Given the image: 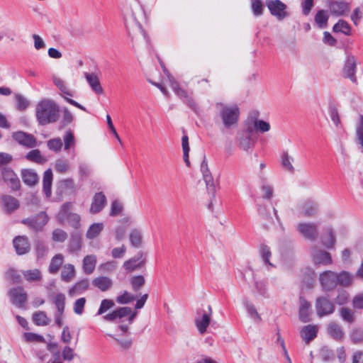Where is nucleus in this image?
Wrapping results in <instances>:
<instances>
[{"instance_id":"42","label":"nucleus","mask_w":363,"mask_h":363,"mask_svg":"<svg viewBox=\"0 0 363 363\" xmlns=\"http://www.w3.org/2000/svg\"><path fill=\"white\" fill-rule=\"evenodd\" d=\"M333 30L335 33H342L345 35H350L351 28L345 21L341 19L334 25Z\"/></svg>"},{"instance_id":"48","label":"nucleus","mask_w":363,"mask_h":363,"mask_svg":"<svg viewBox=\"0 0 363 363\" xmlns=\"http://www.w3.org/2000/svg\"><path fill=\"white\" fill-rule=\"evenodd\" d=\"M356 136L357 143L361 145L363 152V116L361 115L358 119L356 127Z\"/></svg>"},{"instance_id":"25","label":"nucleus","mask_w":363,"mask_h":363,"mask_svg":"<svg viewBox=\"0 0 363 363\" xmlns=\"http://www.w3.org/2000/svg\"><path fill=\"white\" fill-rule=\"evenodd\" d=\"M317 205L311 201H307L299 206V214L306 217H310L317 213Z\"/></svg>"},{"instance_id":"4","label":"nucleus","mask_w":363,"mask_h":363,"mask_svg":"<svg viewBox=\"0 0 363 363\" xmlns=\"http://www.w3.org/2000/svg\"><path fill=\"white\" fill-rule=\"evenodd\" d=\"M161 67L162 68L163 72L166 75L168 82L169 83V86L174 91V92L177 94L178 97H179L184 103H186L193 110H196L197 108L196 103L194 101L191 96L184 89L180 87L179 83L174 79V77L170 74L169 71L162 64L160 63Z\"/></svg>"},{"instance_id":"33","label":"nucleus","mask_w":363,"mask_h":363,"mask_svg":"<svg viewBox=\"0 0 363 363\" xmlns=\"http://www.w3.org/2000/svg\"><path fill=\"white\" fill-rule=\"evenodd\" d=\"M52 82L53 84L59 89V90L63 94V97L65 96H72L73 92L67 87L65 82L62 79L57 76H52Z\"/></svg>"},{"instance_id":"40","label":"nucleus","mask_w":363,"mask_h":363,"mask_svg":"<svg viewBox=\"0 0 363 363\" xmlns=\"http://www.w3.org/2000/svg\"><path fill=\"white\" fill-rule=\"evenodd\" d=\"M130 242L133 247H139L142 243V233L138 229H133L129 235Z\"/></svg>"},{"instance_id":"37","label":"nucleus","mask_w":363,"mask_h":363,"mask_svg":"<svg viewBox=\"0 0 363 363\" xmlns=\"http://www.w3.org/2000/svg\"><path fill=\"white\" fill-rule=\"evenodd\" d=\"M294 162V157L290 156L286 151H284L281 155V163L284 169L288 172L293 173L294 172V167L292 164Z\"/></svg>"},{"instance_id":"20","label":"nucleus","mask_w":363,"mask_h":363,"mask_svg":"<svg viewBox=\"0 0 363 363\" xmlns=\"http://www.w3.org/2000/svg\"><path fill=\"white\" fill-rule=\"evenodd\" d=\"M84 77L94 93L99 95L104 94L103 87L101 85L98 76L95 73L85 72Z\"/></svg>"},{"instance_id":"17","label":"nucleus","mask_w":363,"mask_h":363,"mask_svg":"<svg viewBox=\"0 0 363 363\" xmlns=\"http://www.w3.org/2000/svg\"><path fill=\"white\" fill-rule=\"evenodd\" d=\"M106 204V198L104 193H96L92 198L89 211L92 214L98 213L102 211Z\"/></svg>"},{"instance_id":"62","label":"nucleus","mask_w":363,"mask_h":363,"mask_svg":"<svg viewBox=\"0 0 363 363\" xmlns=\"http://www.w3.org/2000/svg\"><path fill=\"white\" fill-rule=\"evenodd\" d=\"M86 303L85 298H79L74 303L73 310L77 315H82L84 312V308Z\"/></svg>"},{"instance_id":"19","label":"nucleus","mask_w":363,"mask_h":363,"mask_svg":"<svg viewBox=\"0 0 363 363\" xmlns=\"http://www.w3.org/2000/svg\"><path fill=\"white\" fill-rule=\"evenodd\" d=\"M11 301L19 308L23 306L27 300V294L21 287H17L9 291Z\"/></svg>"},{"instance_id":"52","label":"nucleus","mask_w":363,"mask_h":363,"mask_svg":"<svg viewBox=\"0 0 363 363\" xmlns=\"http://www.w3.org/2000/svg\"><path fill=\"white\" fill-rule=\"evenodd\" d=\"M253 125L254 128L257 132L265 133L270 130L269 123L262 120H255Z\"/></svg>"},{"instance_id":"39","label":"nucleus","mask_w":363,"mask_h":363,"mask_svg":"<svg viewBox=\"0 0 363 363\" xmlns=\"http://www.w3.org/2000/svg\"><path fill=\"white\" fill-rule=\"evenodd\" d=\"M328 14L327 11L320 10L317 12L315 16V21L319 28H323L327 26L328 21Z\"/></svg>"},{"instance_id":"2","label":"nucleus","mask_w":363,"mask_h":363,"mask_svg":"<svg viewBox=\"0 0 363 363\" xmlns=\"http://www.w3.org/2000/svg\"><path fill=\"white\" fill-rule=\"evenodd\" d=\"M137 315V312L133 311L130 307H120L103 316L106 321H118L119 328L124 333L128 330V325L132 324Z\"/></svg>"},{"instance_id":"6","label":"nucleus","mask_w":363,"mask_h":363,"mask_svg":"<svg viewBox=\"0 0 363 363\" xmlns=\"http://www.w3.org/2000/svg\"><path fill=\"white\" fill-rule=\"evenodd\" d=\"M143 13H144L143 9L142 7L139 6H136L135 7L130 6L129 8H127L124 13V22L127 28L133 26L138 27L139 29L141 30L143 35L147 41L148 36L147 33L145 32V30L143 29L137 16L138 14Z\"/></svg>"},{"instance_id":"36","label":"nucleus","mask_w":363,"mask_h":363,"mask_svg":"<svg viewBox=\"0 0 363 363\" xmlns=\"http://www.w3.org/2000/svg\"><path fill=\"white\" fill-rule=\"evenodd\" d=\"M75 276L74 265L71 264H65L61 272V279L65 282H70Z\"/></svg>"},{"instance_id":"41","label":"nucleus","mask_w":363,"mask_h":363,"mask_svg":"<svg viewBox=\"0 0 363 363\" xmlns=\"http://www.w3.org/2000/svg\"><path fill=\"white\" fill-rule=\"evenodd\" d=\"M259 251L264 262L268 266L272 267L273 264L270 262L272 257L270 247L267 245L262 244L260 245Z\"/></svg>"},{"instance_id":"22","label":"nucleus","mask_w":363,"mask_h":363,"mask_svg":"<svg viewBox=\"0 0 363 363\" xmlns=\"http://www.w3.org/2000/svg\"><path fill=\"white\" fill-rule=\"evenodd\" d=\"M13 247L18 255H24L30 250V244L26 236H17L13 241Z\"/></svg>"},{"instance_id":"49","label":"nucleus","mask_w":363,"mask_h":363,"mask_svg":"<svg viewBox=\"0 0 363 363\" xmlns=\"http://www.w3.org/2000/svg\"><path fill=\"white\" fill-rule=\"evenodd\" d=\"M135 299V296L134 295L127 291H125L122 294L118 295L116 297V301L119 304H128L133 301Z\"/></svg>"},{"instance_id":"50","label":"nucleus","mask_w":363,"mask_h":363,"mask_svg":"<svg viewBox=\"0 0 363 363\" xmlns=\"http://www.w3.org/2000/svg\"><path fill=\"white\" fill-rule=\"evenodd\" d=\"M63 140L65 150H68L69 149L74 147L75 145V139L73 133L70 130L65 133L63 136Z\"/></svg>"},{"instance_id":"29","label":"nucleus","mask_w":363,"mask_h":363,"mask_svg":"<svg viewBox=\"0 0 363 363\" xmlns=\"http://www.w3.org/2000/svg\"><path fill=\"white\" fill-rule=\"evenodd\" d=\"M52 182V172L50 169H47L43 175V192L48 199L51 196V186Z\"/></svg>"},{"instance_id":"30","label":"nucleus","mask_w":363,"mask_h":363,"mask_svg":"<svg viewBox=\"0 0 363 363\" xmlns=\"http://www.w3.org/2000/svg\"><path fill=\"white\" fill-rule=\"evenodd\" d=\"M92 283L94 286L102 291L108 290L113 284L111 279L107 277H96L93 280Z\"/></svg>"},{"instance_id":"53","label":"nucleus","mask_w":363,"mask_h":363,"mask_svg":"<svg viewBox=\"0 0 363 363\" xmlns=\"http://www.w3.org/2000/svg\"><path fill=\"white\" fill-rule=\"evenodd\" d=\"M23 274L25 279L29 281H38L41 279V273L37 269L24 271Z\"/></svg>"},{"instance_id":"45","label":"nucleus","mask_w":363,"mask_h":363,"mask_svg":"<svg viewBox=\"0 0 363 363\" xmlns=\"http://www.w3.org/2000/svg\"><path fill=\"white\" fill-rule=\"evenodd\" d=\"M244 306L247 310V313L255 321V322H259L261 320V317L258 312L257 311L255 306L250 303L247 301H245L244 302Z\"/></svg>"},{"instance_id":"44","label":"nucleus","mask_w":363,"mask_h":363,"mask_svg":"<svg viewBox=\"0 0 363 363\" xmlns=\"http://www.w3.org/2000/svg\"><path fill=\"white\" fill-rule=\"evenodd\" d=\"M255 143V140L249 135H243L239 139V146L245 151L252 148L254 146Z\"/></svg>"},{"instance_id":"14","label":"nucleus","mask_w":363,"mask_h":363,"mask_svg":"<svg viewBox=\"0 0 363 363\" xmlns=\"http://www.w3.org/2000/svg\"><path fill=\"white\" fill-rule=\"evenodd\" d=\"M357 62L354 56H348L343 67V75L349 78L352 82H357L356 77Z\"/></svg>"},{"instance_id":"64","label":"nucleus","mask_w":363,"mask_h":363,"mask_svg":"<svg viewBox=\"0 0 363 363\" xmlns=\"http://www.w3.org/2000/svg\"><path fill=\"white\" fill-rule=\"evenodd\" d=\"M145 281V278L141 275L133 277L130 280L134 291L139 290L144 285Z\"/></svg>"},{"instance_id":"46","label":"nucleus","mask_w":363,"mask_h":363,"mask_svg":"<svg viewBox=\"0 0 363 363\" xmlns=\"http://www.w3.org/2000/svg\"><path fill=\"white\" fill-rule=\"evenodd\" d=\"M182 146L183 150V157L184 160L187 166L190 165V162L189 160V138L187 135H183L182 138Z\"/></svg>"},{"instance_id":"7","label":"nucleus","mask_w":363,"mask_h":363,"mask_svg":"<svg viewBox=\"0 0 363 363\" xmlns=\"http://www.w3.org/2000/svg\"><path fill=\"white\" fill-rule=\"evenodd\" d=\"M211 315L212 309L211 306H207V310L202 309L197 313L195 318V325L200 334L203 335L206 332L211 323Z\"/></svg>"},{"instance_id":"59","label":"nucleus","mask_w":363,"mask_h":363,"mask_svg":"<svg viewBox=\"0 0 363 363\" xmlns=\"http://www.w3.org/2000/svg\"><path fill=\"white\" fill-rule=\"evenodd\" d=\"M137 262L138 259H136L135 257H133L124 262L123 267L128 271H133L137 268H140L143 263V262H141L140 263Z\"/></svg>"},{"instance_id":"8","label":"nucleus","mask_w":363,"mask_h":363,"mask_svg":"<svg viewBox=\"0 0 363 363\" xmlns=\"http://www.w3.org/2000/svg\"><path fill=\"white\" fill-rule=\"evenodd\" d=\"M48 221L45 212H40L35 216L23 219L22 223L35 231H40Z\"/></svg>"},{"instance_id":"15","label":"nucleus","mask_w":363,"mask_h":363,"mask_svg":"<svg viewBox=\"0 0 363 363\" xmlns=\"http://www.w3.org/2000/svg\"><path fill=\"white\" fill-rule=\"evenodd\" d=\"M0 201L4 211L7 214H11L16 211L20 206L18 200L10 195H2Z\"/></svg>"},{"instance_id":"24","label":"nucleus","mask_w":363,"mask_h":363,"mask_svg":"<svg viewBox=\"0 0 363 363\" xmlns=\"http://www.w3.org/2000/svg\"><path fill=\"white\" fill-rule=\"evenodd\" d=\"M354 278V274L343 270L337 273V284L343 287H350L353 284Z\"/></svg>"},{"instance_id":"61","label":"nucleus","mask_w":363,"mask_h":363,"mask_svg":"<svg viewBox=\"0 0 363 363\" xmlns=\"http://www.w3.org/2000/svg\"><path fill=\"white\" fill-rule=\"evenodd\" d=\"M24 338L27 342H45V338L43 336L33 333H25Z\"/></svg>"},{"instance_id":"13","label":"nucleus","mask_w":363,"mask_h":363,"mask_svg":"<svg viewBox=\"0 0 363 363\" xmlns=\"http://www.w3.org/2000/svg\"><path fill=\"white\" fill-rule=\"evenodd\" d=\"M13 138L20 145L26 147L32 148L36 146L35 137L29 133L23 131H18L13 133Z\"/></svg>"},{"instance_id":"23","label":"nucleus","mask_w":363,"mask_h":363,"mask_svg":"<svg viewBox=\"0 0 363 363\" xmlns=\"http://www.w3.org/2000/svg\"><path fill=\"white\" fill-rule=\"evenodd\" d=\"M311 304L303 298H300L299 318L303 323L310 321Z\"/></svg>"},{"instance_id":"27","label":"nucleus","mask_w":363,"mask_h":363,"mask_svg":"<svg viewBox=\"0 0 363 363\" xmlns=\"http://www.w3.org/2000/svg\"><path fill=\"white\" fill-rule=\"evenodd\" d=\"M321 242L323 245L328 249L334 247L336 239L331 228H326L325 233L322 235Z\"/></svg>"},{"instance_id":"47","label":"nucleus","mask_w":363,"mask_h":363,"mask_svg":"<svg viewBox=\"0 0 363 363\" xmlns=\"http://www.w3.org/2000/svg\"><path fill=\"white\" fill-rule=\"evenodd\" d=\"M53 302L55 305L57 312L64 313L65 305V296L59 293L54 296Z\"/></svg>"},{"instance_id":"26","label":"nucleus","mask_w":363,"mask_h":363,"mask_svg":"<svg viewBox=\"0 0 363 363\" xmlns=\"http://www.w3.org/2000/svg\"><path fill=\"white\" fill-rule=\"evenodd\" d=\"M318 330V327L315 325H306L301 330V337L306 343H308L317 336Z\"/></svg>"},{"instance_id":"34","label":"nucleus","mask_w":363,"mask_h":363,"mask_svg":"<svg viewBox=\"0 0 363 363\" xmlns=\"http://www.w3.org/2000/svg\"><path fill=\"white\" fill-rule=\"evenodd\" d=\"M96 257L94 255H86L83 259V270L87 274H91L96 267Z\"/></svg>"},{"instance_id":"3","label":"nucleus","mask_w":363,"mask_h":363,"mask_svg":"<svg viewBox=\"0 0 363 363\" xmlns=\"http://www.w3.org/2000/svg\"><path fill=\"white\" fill-rule=\"evenodd\" d=\"M216 108L225 128L230 129L237 125L240 118V109L237 105L219 102L216 103Z\"/></svg>"},{"instance_id":"54","label":"nucleus","mask_w":363,"mask_h":363,"mask_svg":"<svg viewBox=\"0 0 363 363\" xmlns=\"http://www.w3.org/2000/svg\"><path fill=\"white\" fill-rule=\"evenodd\" d=\"M340 317L344 321L349 323H352L354 320V312L347 308L340 309Z\"/></svg>"},{"instance_id":"51","label":"nucleus","mask_w":363,"mask_h":363,"mask_svg":"<svg viewBox=\"0 0 363 363\" xmlns=\"http://www.w3.org/2000/svg\"><path fill=\"white\" fill-rule=\"evenodd\" d=\"M33 321L37 325H47L50 323L45 313L40 311L33 315Z\"/></svg>"},{"instance_id":"16","label":"nucleus","mask_w":363,"mask_h":363,"mask_svg":"<svg viewBox=\"0 0 363 363\" xmlns=\"http://www.w3.org/2000/svg\"><path fill=\"white\" fill-rule=\"evenodd\" d=\"M313 262L318 265H328L333 262L331 255L325 251L313 249L311 250Z\"/></svg>"},{"instance_id":"38","label":"nucleus","mask_w":363,"mask_h":363,"mask_svg":"<svg viewBox=\"0 0 363 363\" xmlns=\"http://www.w3.org/2000/svg\"><path fill=\"white\" fill-rule=\"evenodd\" d=\"M64 261V257L62 254H57L52 257L49 266V272L51 274H56Z\"/></svg>"},{"instance_id":"60","label":"nucleus","mask_w":363,"mask_h":363,"mask_svg":"<svg viewBox=\"0 0 363 363\" xmlns=\"http://www.w3.org/2000/svg\"><path fill=\"white\" fill-rule=\"evenodd\" d=\"M69 169V164L66 160L58 159L55 162V170L60 173H65Z\"/></svg>"},{"instance_id":"11","label":"nucleus","mask_w":363,"mask_h":363,"mask_svg":"<svg viewBox=\"0 0 363 363\" xmlns=\"http://www.w3.org/2000/svg\"><path fill=\"white\" fill-rule=\"evenodd\" d=\"M319 280L324 290H332L338 284L337 273L330 270L325 271L320 274Z\"/></svg>"},{"instance_id":"1","label":"nucleus","mask_w":363,"mask_h":363,"mask_svg":"<svg viewBox=\"0 0 363 363\" xmlns=\"http://www.w3.org/2000/svg\"><path fill=\"white\" fill-rule=\"evenodd\" d=\"M35 117L41 125L55 123L59 118V106L52 99L40 100L35 107Z\"/></svg>"},{"instance_id":"35","label":"nucleus","mask_w":363,"mask_h":363,"mask_svg":"<svg viewBox=\"0 0 363 363\" xmlns=\"http://www.w3.org/2000/svg\"><path fill=\"white\" fill-rule=\"evenodd\" d=\"M23 182L28 186H34L38 180V174L33 170L25 169L22 171Z\"/></svg>"},{"instance_id":"12","label":"nucleus","mask_w":363,"mask_h":363,"mask_svg":"<svg viewBox=\"0 0 363 363\" xmlns=\"http://www.w3.org/2000/svg\"><path fill=\"white\" fill-rule=\"evenodd\" d=\"M297 229L308 240H315L318 238V225L314 223H301L298 225Z\"/></svg>"},{"instance_id":"56","label":"nucleus","mask_w":363,"mask_h":363,"mask_svg":"<svg viewBox=\"0 0 363 363\" xmlns=\"http://www.w3.org/2000/svg\"><path fill=\"white\" fill-rule=\"evenodd\" d=\"M26 158L30 161H33L40 164L44 162L45 161V159L42 157L39 150H33L30 151L27 154Z\"/></svg>"},{"instance_id":"9","label":"nucleus","mask_w":363,"mask_h":363,"mask_svg":"<svg viewBox=\"0 0 363 363\" xmlns=\"http://www.w3.org/2000/svg\"><path fill=\"white\" fill-rule=\"evenodd\" d=\"M266 5L270 13L278 20H283L288 16L286 11V6L280 0H266Z\"/></svg>"},{"instance_id":"28","label":"nucleus","mask_w":363,"mask_h":363,"mask_svg":"<svg viewBox=\"0 0 363 363\" xmlns=\"http://www.w3.org/2000/svg\"><path fill=\"white\" fill-rule=\"evenodd\" d=\"M104 228V225L103 223H94L91 224L86 233V238L88 240L96 238L103 231Z\"/></svg>"},{"instance_id":"57","label":"nucleus","mask_w":363,"mask_h":363,"mask_svg":"<svg viewBox=\"0 0 363 363\" xmlns=\"http://www.w3.org/2000/svg\"><path fill=\"white\" fill-rule=\"evenodd\" d=\"M63 143L60 138H54L48 141V147L50 150L60 152L62 147Z\"/></svg>"},{"instance_id":"58","label":"nucleus","mask_w":363,"mask_h":363,"mask_svg":"<svg viewBox=\"0 0 363 363\" xmlns=\"http://www.w3.org/2000/svg\"><path fill=\"white\" fill-rule=\"evenodd\" d=\"M16 108L19 111H23L26 109L30 104L29 101L21 94H17L16 96Z\"/></svg>"},{"instance_id":"18","label":"nucleus","mask_w":363,"mask_h":363,"mask_svg":"<svg viewBox=\"0 0 363 363\" xmlns=\"http://www.w3.org/2000/svg\"><path fill=\"white\" fill-rule=\"evenodd\" d=\"M2 177L4 182L13 189L17 190L20 187V181L17 175L9 168L2 169Z\"/></svg>"},{"instance_id":"10","label":"nucleus","mask_w":363,"mask_h":363,"mask_svg":"<svg viewBox=\"0 0 363 363\" xmlns=\"http://www.w3.org/2000/svg\"><path fill=\"white\" fill-rule=\"evenodd\" d=\"M315 310L318 316L321 318L332 314L335 311V306L328 298L319 297L315 301Z\"/></svg>"},{"instance_id":"43","label":"nucleus","mask_w":363,"mask_h":363,"mask_svg":"<svg viewBox=\"0 0 363 363\" xmlns=\"http://www.w3.org/2000/svg\"><path fill=\"white\" fill-rule=\"evenodd\" d=\"M82 240L81 236L78 233H74L71 235L69 249L71 252H77L81 249Z\"/></svg>"},{"instance_id":"21","label":"nucleus","mask_w":363,"mask_h":363,"mask_svg":"<svg viewBox=\"0 0 363 363\" xmlns=\"http://www.w3.org/2000/svg\"><path fill=\"white\" fill-rule=\"evenodd\" d=\"M329 8L330 13L337 16H344L350 9L347 3L338 1H331Z\"/></svg>"},{"instance_id":"31","label":"nucleus","mask_w":363,"mask_h":363,"mask_svg":"<svg viewBox=\"0 0 363 363\" xmlns=\"http://www.w3.org/2000/svg\"><path fill=\"white\" fill-rule=\"evenodd\" d=\"M327 330L328 334L336 340H340L344 336L341 326L334 322L328 324Z\"/></svg>"},{"instance_id":"55","label":"nucleus","mask_w":363,"mask_h":363,"mask_svg":"<svg viewBox=\"0 0 363 363\" xmlns=\"http://www.w3.org/2000/svg\"><path fill=\"white\" fill-rule=\"evenodd\" d=\"M115 303L111 299H104L101 302V305L97 312V315H102L106 313L108 310L114 307Z\"/></svg>"},{"instance_id":"32","label":"nucleus","mask_w":363,"mask_h":363,"mask_svg":"<svg viewBox=\"0 0 363 363\" xmlns=\"http://www.w3.org/2000/svg\"><path fill=\"white\" fill-rule=\"evenodd\" d=\"M201 171L202 172L203 178L206 182L207 188L208 189L210 187H213V178L208 167V164L205 157L201 164Z\"/></svg>"},{"instance_id":"63","label":"nucleus","mask_w":363,"mask_h":363,"mask_svg":"<svg viewBox=\"0 0 363 363\" xmlns=\"http://www.w3.org/2000/svg\"><path fill=\"white\" fill-rule=\"evenodd\" d=\"M67 238V234L66 232L61 229H55L52 232V240L55 242H62Z\"/></svg>"},{"instance_id":"5","label":"nucleus","mask_w":363,"mask_h":363,"mask_svg":"<svg viewBox=\"0 0 363 363\" xmlns=\"http://www.w3.org/2000/svg\"><path fill=\"white\" fill-rule=\"evenodd\" d=\"M72 204L70 202H66L61 206V208L57 214V219L60 223H69L73 228H77L79 227L80 216L74 213H71Z\"/></svg>"}]
</instances>
